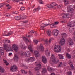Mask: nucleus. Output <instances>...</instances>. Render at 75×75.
<instances>
[{
  "mask_svg": "<svg viewBox=\"0 0 75 75\" xmlns=\"http://www.w3.org/2000/svg\"><path fill=\"white\" fill-rule=\"evenodd\" d=\"M61 36L63 38H66L67 37V34L65 33H63L61 34Z\"/></svg>",
  "mask_w": 75,
  "mask_h": 75,
  "instance_id": "cd10ccee",
  "label": "nucleus"
},
{
  "mask_svg": "<svg viewBox=\"0 0 75 75\" xmlns=\"http://www.w3.org/2000/svg\"><path fill=\"white\" fill-rule=\"evenodd\" d=\"M54 40V38H49V43H51V41H53Z\"/></svg>",
  "mask_w": 75,
  "mask_h": 75,
  "instance_id": "72a5a7b5",
  "label": "nucleus"
},
{
  "mask_svg": "<svg viewBox=\"0 0 75 75\" xmlns=\"http://www.w3.org/2000/svg\"><path fill=\"white\" fill-rule=\"evenodd\" d=\"M20 18H22L23 19H24V18H27V16L25 15L24 16L23 14H22L20 16Z\"/></svg>",
  "mask_w": 75,
  "mask_h": 75,
  "instance_id": "aec40b11",
  "label": "nucleus"
},
{
  "mask_svg": "<svg viewBox=\"0 0 75 75\" xmlns=\"http://www.w3.org/2000/svg\"><path fill=\"white\" fill-rule=\"evenodd\" d=\"M34 53L36 57H40V54H39V52L36 50H35L34 51Z\"/></svg>",
  "mask_w": 75,
  "mask_h": 75,
  "instance_id": "dca6fc26",
  "label": "nucleus"
},
{
  "mask_svg": "<svg viewBox=\"0 0 75 75\" xmlns=\"http://www.w3.org/2000/svg\"><path fill=\"white\" fill-rule=\"evenodd\" d=\"M21 55H24V52L22 51L21 52Z\"/></svg>",
  "mask_w": 75,
  "mask_h": 75,
  "instance_id": "49530a36",
  "label": "nucleus"
},
{
  "mask_svg": "<svg viewBox=\"0 0 75 75\" xmlns=\"http://www.w3.org/2000/svg\"><path fill=\"white\" fill-rule=\"evenodd\" d=\"M58 23H59L58 22H55L54 23V25L58 24Z\"/></svg>",
  "mask_w": 75,
  "mask_h": 75,
  "instance_id": "13d9d810",
  "label": "nucleus"
},
{
  "mask_svg": "<svg viewBox=\"0 0 75 75\" xmlns=\"http://www.w3.org/2000/svg\"><path fill=\"white\" fill-rule=\"evenodd\" d=\"M11 35V33H10L9 32L6 35V36H10Z\"/></svg>",
  "mask_w": 75,
  "mask_h": 75,
  "instance_id": "4d7b16f0",
  "label": "nucleus"
},
{
  "mask_svg": "<svg viewBox=\"0 0 75 75\" xmlns=\"http://www.w3.org/2000/svg\"><path fill=\"white\" fill-rule=\"evenodd\" d=\"M35 11H38V10L36 8L34 9L33 11V13H35Z\"/></svg>",
  "mask_w": 75,
  "mask_h": 75,
  "instance_id": "8fccbe9b",
  "label": "nucleus"
},
{
  "mask_svg": "<svg viewBox=\"0 0 75 75\" xmlns=\"http://www.w3.org/2000/svg\"><path fill=\"white\" fill-rule=\"evenodd\" d=\"M37 67H38L39 69H41V64H38L36 65Z\"/></svg>",
  "mask_w": 75,
  "mask_h": 75,
  "instance_id": "c756f323",
  "label": "nucleus"
},
{
  "mask_svg": "<svg viewBox=\"0 0 75 75\" xmlns=\"http://www.w3.org/2000/svg\"><path fill=\"white\" fill-rule=\"evenodd\" d=\"M21 48H22V49H24V46H23V44H21Z\"/></svg>",
  "mask_w": 75,
  "mask_h": 75,
  "instance_id": "603ef678",
  "label": "nucleus"
},
{
  "mask_svg": "<svg viewBox=\"0 0 75 75\" xmlns=\"http://www.w3.org/2000/svg\"><path fill=\"white\" fill-rule=\"evenodd\" d=\"M36 9H37L38 10H38H40L41 9V8H40V7H38V8Z\"/></svg>",
  "mask_w": 75,
  "mask_h": 75,
  "instance_id": "680f3d73",
  "label": "nucleus"
},
{
  "mask_svg": "<svg viewBox=\"0 0 75 75\" xmlns=\"http://www.w3.org/2000/svg\"><path fill=\"white\" fill-rule=\"evenodd\" d=\"M58 30L57 29H54L53 30V33L54 36H57L58 33Z\"/></svg>",
  "mask_w": 75,
  "mask_h": 75,
  "instance_id": "ddd939ff",
  "label": "nucleus"
},
{
  "mask_svg": "<svg viewBox=\"0 0 75 75\" xmlns=\"http://www.w3.org/2000/svg\"><path fill=\"white\" fill-rule=\"evenodd\" d=\"M20 0L23 1L24 0H12V1H14V2H18V1H20Z\"/></svg>",
  "mask_w": 75,
  "mask_h": 75,
  "instance_id": "a19ab883",
  "label": "nucleus"
},
{
  "mask_svg": "<svg viewBox=\"0 0 75 75\" xmlns=\"http://www.w3.org/2000/svg\"><path fill=\"white\" fill-rule=\"evenodd\" d=\"M10 16L9 14H6L5 15V17H9V16Z\"/></svg>",
  "mask_w": 75,
  "mask_h": 75,
  "instance_id": "864d4df0",
  "label": "nucleus"
},
{
  "mask_svg": "<svg viewBox=\"0 0 75 75\" xmlns=\"http://www.w3.org/2000/svg\"><path fill=\"white\" fill-rule=\"evenodd\" d=\"M49 25L50 26L51 28H54V26L53 23H49Z\"/></svg>",
  "mask_w": 75,
  "mask_h": 75,
  "instance_id": "f704fd0d",
  "label": "nucleus"
},
{
  "mask_svg": "<svg viewBox=\"0 0 75 75\" xmlns=\"http://www.w3.org/2000/svg\"><path fill=\"white\" fill-rule=\"evenodd\" d=\"M21 67H24L25 65H24V64L23 63H21Z\"/></svg>",
  "mask_w": 75,
  "mask_h": 75,
  "instance_id": "bf43d9fd",
  "label": "nucleus"
},
{
  "mask_svg": "<svg viewBox=\"0 0 75 75\" xmlns=\"http://www.w3.org/2000/svg\"><path fill=\"white\" fill-rule=\"evenodd\" d=\"M47 69L49 71H51V67L49 66H47Z\"/></svg>",
  "mask_w": 75,
  "mask_h": 75,
  "instance_id": "a18cd8bd",
  "label": "nucleus"
},
{
  "mask_svg": "<svg viewBox=\"0 0 75 75\" xmlns=\"http://www.w3.org/2000/svg\"><path fill=\"white\" fill-rule=\"evenodd\" d=\"M21 72L23 74H27V71H25L24 70H21Z\"/></svg>",
  "mask_w": 75,
  "mask_h": 75,
  "instance_id": "c9c22d12",
  "label": "nucleus"
},
{
  "mask_svg": "<svg viewBox=\"0 0 75 75\" xmlns=\"http://www.w3.org/2000/svg\"><path fill=\"white\" fill-rule=\"evenodd\" d=\"M58 55L59 57V59H64L63 56L61 54H58Z\"/></svg>",
  "mask_w": 75,
  "mask_h": 75,
  "instance_id": "7c9ffc66",
  "label": "nucleus"
},
{
  "mask_svg": "<svg viewBox=\"0 0 75 75\" xmlns=\"http://www.w3.org/2000/svg\"><path fill=\"white\" fill-rule=\"evenodd\" d=\"M52 6V8H53V7H54V6H57V4L55 3H53L50 4Z\"/></svg>",
  "mask_w": 75,
  "mask_h": 75,
  "instance_id": "c85d7f7f",
  "label": "nucleus"
},
{
  "mask_svg": "<svg viewBox=\"0 0 75 75\" xmlns=\"http://www.w3.org/2000/svg\"><path fill=\"white\" fill-rule=\"evenodd\" d=\"M67 25L68 27H73L72 29H71V28H70L69 31L71 33H73V32H74V26L75 25V22H69L67 23Z\"/></svg>",
  "mask_w": 75,
  "mask_h": 75,
  "instance_id": "f257e3e1",
  "label": "nucleus"
},
{
  "mask_svg": "<svg viewBox=\"0 0 75 75\" xmlns=\"http://www.w3.org/2000/svg\"><path fill=\"white\" fill-rule=\"evenodd\" d=\"M46 54H48V57H50V52H48V50L47 49L46 50Z\"/></svg>",
  "mask_w": 75,
  "mask_h": 75,
  "instance_id": "4c0bfd02",
  "label": "nucleus"
},
{
  "mask_svg": "<svg viewBox=\"0 0 75 75\" xmlns=\"http://www.w3.org/2000/svg\"><path fill=\"white\" fill-rule=\"evenodd\" d=\"M28 55H27V52H24V55L25 56V57H30V54H31V53H30V52L29 51H28Z\"/></svg>",
  "mask_w": 75,
  "mask_h": 75,
  "instance_id": "a211bd4d",
  "label": "nucleus"
},
{
  "mask_svg": "<svg viewBox=\"0 0 75 75\" xmlns=\"http://www.w3.org/2000/svg\"><path fill=\"white\" fill-rule=\"evenodd\" d=\"M54 71V69H51V70H50V71H51V72H53Z\"/></svg>",
  "mask_w": 75,
  "mask_h": 75,
  "instance_id": "69168bd1",
  "label": "nucleus"
},
{
  "mask_svg": "<svg viewBox=\"0 0 75 75\" xmlns=\"http://www.w3.org/2000/svg\"><path fill=\"white\" fill-rule=\"evenodd\" d=\"M28 48L32 53L33 52V48H32V46H31V45H29L28 47Z\"/></svg>",
  "mask_w": 75,
  "mask_h": 75,
  "instance_id": "b1692460",
  "label": "nucleus"
},
{
  "mask_svg": "<svg viewBox=\"0 0 75 75\" xmlns=\"http://www.w3.org/2000/svg\"><path fill=\"white\" fill-rule=\"evenodd\" d=\"M47 6L48 8H51L52 7L51 5V4H50V5L49 4H48L47 5Z\"/></svg>",
  "mask_w": 75,
  "mask_h": 75,
  "instance_id": "de8ad7c7",
  "label": "nucleus"
},
{
  "mask_svg": "<svg viewBox=\"0 0 75 75\" xmlns=\"http://www.w3.org/2000/svg\"><path fill=\"white\" fill-rule=\"evenodd\" d=\"M4 63H5L6 65H8V63H7V60H4Z\"/></svg>",
  "mask_w": 75,
  "mask_h": 75,
  "instance_id": "c03bdc74",
  "label": "nucleus"
},
{
  "mask_svg": "<svg viewBox=\"0 0 75 75\" xmlns=\"http://www.w3.org/2000/svg\"><path fill=\"white\" fill-rule=\"evenodd\" d=\"M72 8H73V6H72L69 5L67 7V11L70 12L69 15L71 16H72L73 15L74 9Z\"/></svg>",
  "mask_w": 75,
  "mask_h": 75,
  "instance_id": "f03ea898",
  "label": "nucleus"
},
{
  "mask_svg": "<svg viewBox=\"0 0 75 75\" xmlns=\"http://www.w3.org/2000/svg\"><path fill=\"white\" fill-rule=\"evenodd\" d=\"M1 55H4V51H3V48L0 47V58L1 57Z\"/></svg>",
  "mask_w": 75,
  "mask_h": 75,
  "instance_id": "4468645a",
  "label": "nucleus"
},
{
  "mask_svg": "<svg viewBox=\"0 0 75 75\" xmlns=\"http://www.w3.org/2000/svg\"><path fill=\"white\" fill-rule=\"evenodd\" d=\"M63 65V64L62 62H60L58 64L57 67H58V68H60V67H61Z\"/></svg>",
  "mask_w": 75,
  "mask_h": 75,
  "instance_id": "a878e982",
  "label": "nucleus"
},
{
  "mask_svg": "<svg viewBox=\"0 0 75 75\" xmlns=\"http://www.w3.org/2000/svg\"><path fill=\"white\" fill-rule=\"evenodd\" d=\"M38 41L37 40H33V42H34L35 44H37L38 42Z\"/></svg>",
  "mask_w": 75,
  "mask_h": 75,
  "instance_id": "79ce46f5",
  "label": "nucleus"
},
{
  "mask_svg": "<svg viewBox=\"0 0 75 75\" xmlns=\"http://www.w3.org/2000/svg\"><path fill=\"white\" fill-rule=\"evenodd\" d=\"M15 20H18L20 19V17L18 16H16L15 17Z\"/></svg>",
  "mask_w": 75,
  "mask_h": 75,
  "instance_id": "58836bf2",
  "label": "nucleus"
},
{
  "mask_svg": "<svg viewBox=\"0 0 75 75\" xmlns=\"http://www.w3.org/2000/svg\"><path fill=\"white\" fill-rule=\"evenodd\" d=\"M23 40L25 42L27 41H28V42H29V40L27 38L25 37H23Z\"/></svg>",
  "mask_w": 75,
  "mask_h": 75,
  "instance_id": "473e14b6",
  "label": "nucleus"
},
{
  "mask_svg": "<svg viewBox=\"0 0 75 75\" xmlns=\"http://www.w3.org/2000/svg\"><path fill=\"white\" fill-rule=\"evenodd\" d=\"M11 71H12L13 72H14L17 71V67L15 65L11 67V68L10 69Z\"/></svg>",
  "mask_w": 75,
  "mask_h": 75,
  "instance_id": "9d476101",
  "label": "nucleus"
},
{
  "mask_svg": "<svg viewBox=\"0 0 75 75\" xmlns=\"http://www.w3.org/2000/svg\"><path fill=\"white\" fill-rule=\"evenodd\" d=\"M35 58L34 57H31L30 58L28 59L27 61V62L29 63V62H32V61H33L34 60Z\"/></svg>",
  "mask_w": 75,
  "mask_h": 75,
  "instance_id": "2eb2a0df",
  "label": "nucleus"
},
{
  "mask_svg": "<svg viewBox=\"0 0 75 75\" xmlns=\"http://www.w3.org/2000/svg\"><path fill=\"white\" fill-rule=\"evenodd\" d=\"M44 44L45 45H48V40H46L44 42Z\"/></svg>",
  "mask_w": 75,
  "mask_h": 75,
  "instance_id": "e433bc0d",
  "label": "nucleus"
},
{
  "mask_svg": "<svg viewBox=\"0 0 75 75\" xmlns=\"http://www.w3.org/2000/svg\"><path fill=\"white\" fill-rule=\"evenodd\" d=\"M4 69L0 66V72H1V73H3L4 72Z\"/></svg>",
  "mask_w": 75,
  "mask_h": 75,
  "instance_id": "393cba45",
  "label": "nucleus"
},
{
  "mask_svg": "<svg viewBox=\"0 0 75 75\" xmlns=\"http://www.w3.org/2000/svg\"><path fill=\"white\" fill-rule=\"evenodd\" d=\"M39 3H40V4H44V2H43V1H42V0H39Z\"/></svg>",
  "mask_w": 75,
  "mask_h": 75,
  "instance_id": "37998d69",
  "label": "nucleus"
},
{
  "mask_svg": "<svg viewBox=\"0 0 75 75\" xmlns=\"http://www.w3.org/2000/svg\"><path fill=\"white\" fill-rule=\"evenodd\" d=\"M4 41V42H6H6L8 43H10V41L8 40H5Z\"/></svg>",
  "mask_w": 75,
  "mask_h": 75,
  "instance_id": "ea45409f",
  "label": "nucleus"
},
{
  "mask_svg": "<svg viewBox=\"0 0 75 75\" xmlns=\"http://www.w3.org/2000/svg\"><path fill=\"white\" fill-rule=\"evenodd\" d=\"M72 73L71 72H68V75H72Z\"/></svg>",
  "mask_w": 75,
  "mask_h": 75,
  "instance_id": "3c124183",
  "label": "nucleus"
},
{
  "mask_svg": "<svg viewBox=\"0 0 75 75\" xmlns=\"http://www.w3.org/2000/svg\"><path fill=\"white\" fill-rule=\"evenodd\" d=\"M24 68H25V69H28V67L27 66H24Z\"/></svg>",
  "mask_w": 75,
  "mask_h": 75,
  "instance_id": "e2e57ef3",
  "label": "nucleus"
},
{
  "mask_svg": "<svg viewBox=\"0 0 75 75\" xmlns=\"http://www.w3.org/2000/svg\"><path fill=\"white\" fill-rule=\"evenodd\" d=\"M42 62L44 64H46L47 62V59L45 56H42Z\"/></svg>",
  "mask_w": 75,
  "mask_h": 75,
  "instance_id": "9b49d317",
  "label": "nucleus"
},
{
  "mask_svg": "<svg viewBox=\"0 0 75 75\" xmlns=\"http://www.w3.org/2000/svg\"><path fill=\"white\" fill-rule=\"evenodd\" d=\"M69 15L68 14H63V16H62V17L64 18H69Z\"/></svg>",
  "mask_w": 75,
  "mask_h": 75,
  "instance_id": "f3484780",
  "label": "nucleus"
},
{
  "mask_svg": "<svg viewBox=\"0 0 75 75\" xmlns=\"http://www.w3.org/2000/svg\"><path fill=\"white\" fill-rule=\"evenodd\" d=\"M42 73L43 74L47 72V69L45 68H43L42 70Z\"/></svg>",
  "mask_w": 75,
  "mask_h": 75,
  "instance_id": "4be33fe9",
  "label": "nucleus"
},
{
  "mask_svg": "<svg viewBox=\"0 0 75 75\" xmlns=\"http://www.w3.org/2000/svg\"><path fill=\"white\" fill-rule=\"evenodd\" d=\"M50 59L51 60H52V61L53 62L54 64H58V62L59 61L58 59L55 60V56H54V55L52 54V56Z\"/></svg>",
  "mask_w": 75,
  "mask_h": 75,
  "instance_id": "20e7f679",
  "label": "nucleus"
},
{
  "mask_svg": "<svg viewBox=\"0 0 75 75\" xmlns=\"http://www.w3.org/2000/svg\"><path fill=\"white\" fill-rule=\"evenodd\" d=\"M38 47H40V49L42 51H44V46H43V45H42V44H41L40 47V46H38Z\"/></svg>",
  "mask_w": 75,
  "mask_h": 75,
  "instance_id": "412c9836",
  "label": "nucleus"
},
{
  "mask_svg": "<svg viewBox=\"0 0 75 75\" xmlns=\"http://www.w3.org/2000/svg\"><path fill=\"white\" fill-rule=\"evenodd\" d=\"M54 52H60L61 51V47L59 45H57L55 46L54 47Z\"/></svg>",
  "mask_w": 75,
  "mask_h": 75,
  "instance_id": "7ed1b4c3",
  "label": "nucleus"
},
{
  "mask_svg": "<svg viewBox=\"0 0 75 75\" xmlns=\"http://www.w3.org/2000/svg\"><path fill=\"white\" fill-rule=\"evenodd\" d=\"M68 64L70 65V67L72 69H74V67L73 66V64H72V62L71 61H69L68 62Z\"/></svg>",
  "mask_w": 75,
  "mask_h": 75,
  "instance_id": "f8f14e48",
  "label": "nucleus"
},
{
  "mask_svg": "<svg viewBox=\"0 0 75 75\" xmlns=\"http://www.w3.org/2000/svg\"><path fill=\"white\" fill-rule=\"evenodd\" d=\"M37 75H40V73L39 72V71H38L36 74Z\"/></svg>",
  "mask_w": 75,
  "mask_h": 75,
  "instance_id": "0e129e2a",
  "label": "nucleus"
},
{
  "mask_svg": "<svg viewBox=\"0 0 75 75\" xmlns=\"http://www.w3.org/2000/svg\"><path fill=\"white\" fill-rule=\"evenodd\" d=\"M50 23H49L48 24H42L41 25V29L40 30H44V28L45 27H46V26H48V25H49Z\"/></svg>",
  "mask_w": 75,
  "mask_h": 75,
  "instance_id": "6e6552de",
  "label": "nucleus"
},
{
  "mask_svg": "<svg viewBox=\"0 0 75 75\" xmlns=\"http://www.w3.org/2000/svg\"><path fill=\"white\" fill-rule=\"evenodd\" d=\"M67 41L68 42V43L69 45H72L74 44L72 40L70 38H69V39H68L67 40Z\"/></svg>",
  "mask_w": 75,
  "mask_h": 75,
  "instance_id": "0eeeda50",
  "label": "nucleus"
},
{
  "mask_svg": "<svg viewBox=\"0 0 75 75\" xmlns=\"http://www.w3.org/2000/svg\"><path fill=\"white\" fill-rule=\"evenodd\" d=\"M51 75H55V74L54 73H51Z\"/></svg>",
  "mask_w": 75,
  "mask_h": 75,
  "instance_id": "774afa93",
  "label": "nucleus"
},
{
  "mask_svg": "<svg viewBox=\"0 0 75 75\" xmlns=\"http://www.w3.org/2000/svg\"><path fill=\"white\" fill-rule=\"evenodd\" d=\"M3 4H0V8L1 7H3Z\"/></svg>",
  "mask_w": 75,
  "mask_h": 75,
  "instance_id": "338daca9",
  "label": "nucleus"
},
{
  "mask_svg": "<svg viewBox=\"0 0 75 75\" xmlns=\"http://www.w3.org/2000/svg\"><path fill=\"white\" fill-rule=\"evenodd\" d=\"M65 42V40L64 38H62L60 39V41L59 42V44L61 45H64Z\"/></svg>",
  "mask_w": 75,
  "mask_h": 75,
  "instance_id": "423d86ee",
  "label": "nucleus"
},
{
  "mask_svg": "<svg viewBox=\"0 0 75 75\" xmlns=\"http://www.w3.org/2000/svg\"><path fill=\"white\" fill-rule=\"evenodd\" d=\"M12 48L16 52L18 51V47L15 44H13L12 45Z\"/></svg>",
  "mask_w": 75,
  "mask_h": 75,
  "instance_id": "1a4fd4ad",
  "label": "nucleus"
},
{
  "mask_svg": "<svg viewBox=\"0 0 75 75\" xmlns=\"http://www.w3.org/2000/svg\"><path fill=\"white\" fill-rule=\"evenodd\" d=\"M64 2L65 6H67V5L68 4V1L67 0H64Z\"/></svg>",
  "mask_w": 75,
  "mask_h": 75,
  "instance_id": "2f4dec72",
  "label": "nucleus"
},
{
  "mask_svg": "<svg viewBox=\"0 0 75 75\" xmlns=\"http://www.w3.org/2000/svg\"><path fill=\"white\" fill-rule=\"evenodd\" d=\"M46 33L48 36H50L51 35V33L50 30H47Z\"/></svg>",
  "mask_w": 75,
  "mask_h": 75,
  "instance_id": "6ab92c4d",
  "label": "nucleus"
},
{
  "mask_svg": "<svg viewBox=\"0 0 75 75\" xmlns=\"http://www.w3.org/2000/svg\"><path fill=\"white\" fill-rule=\"evenodd\" d=\"M58 8H60V7H62V5H60L57 6Z\"/></svg>",
  "mask_w": 75,
  "mask_h": 75,
  "instance_id": "052dcab7",
  "label": "nucleus"
},
{
  "mask_svg": "<svg viewBox=\"0 0 75 75\" xmlns=\"http://www.w3.org/2000/svg\"><path fill=\"white\" fill-rule=\"evenodd\" d=\"M18 13L17 11H15L12 12V14H18Z\"/></svg>",
  "mask_w": 75,
  "mask_h": 75,
  "instance_id": "5fc2aeb1",
  "label": "nucleus"
},
{
  "mask_svg": "<svg viewBox=\"0 0 75 75\" xmlns=\"http://www.w3.org/2000/svg\"><path fill=\"white\" fill-rule=\"evenodd\" d=\"M25 9V8H24V7H22L21 8V10H22V11H23V10H24Z\"/></svg>",
  "mask_w": 75,
  "mask_h": 75,
  "instance_id": "6e6d98bb",
  "label": "nucleus"
},
{
  "mask_svg": "<svg viewBox=\"0 0 75 75\" xmlns=\"http://www.w3.org/2000/svg\"><path fill=\"white\" fill-rule=\"evenodd\" d=\"M4 48V50H7V49L8 48V51H11V49L10 47V45H8V44H4L3 45Z\"/></svg>",
  "mask_w": 75,
  "mask_h": 75,
  "instance_id": "39448f33",
  "label": "nucleus"
},
{
  "mask_svg": "<svg viewBox=\"0 0 75 75\" xmlns=\"http://www.w3.org/2000/svg\"><path fill=\"white\" fill-rule=\"evenodd\" d=\"M39 69H39L38 67H36L35 68V70L36 71H38Z\"/></svg>",
  "mask_w": 75,
  "mask_h": 75,
  "instance_id": "09e8293b",
  "label": "nucleus"
},
{
  "mask_svg": "<svg viewBox=\"0 0 75 75\" xmlns=\"http://www.w3.org/2000/svg\"><path fill=\"white\" fill-rule=\"evenodd\" d=\"M66 55L67 58H71V56L68 53H67L66 54Z\"/></svg>",
  "mask_w": 75,
  "mask_h": 75,
  "instance_id": "bb28decb",
  "label": "nucleus"
},
{
  "mask_svg": "<svg viewBox=\"0 0 75 75\" xmlns=\"http://www.w3.org/2000/svg\"><path fill=\"white\" fill-rule=\"evenodd\" d=\"M18 57L17 55H15L14 57V59L15 61H18Z\"/></svg>",
  "mask_w": 75,
  "mask_h": 75,
  "instance_id": "5701e85b",
  "label": "nucleus"
}]
</instances>
